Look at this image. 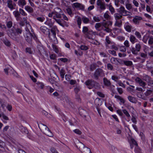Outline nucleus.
Wrapping results in <instances>:
<instances>
[{
    "label": "nucleus",
    "mask_w": 153,
    "mask_h": 153,
    "mask_svg": "<svg viewBox=\"0 0 153 153\" xmlns=\"http://www.w3.org/2000/svg\"><path fill=\"white\" fill-rule=\"evenodd\" d=\"M112 25V21H105V20H104L102 22L96 23L95 27L97 30L100 31L101 30L100 28L101 27L102 29L104 31L107 33H110L111 32L112 30L109 27L111 26Z\"/></svg>",
    "instance_id": "obj_1"
},
{
    "label": "nucleus",
    "mask_w": 153,
    "mask_h": 153,
    "mask_svg": "<svg viewBox=\"0 0 153 153\" xmlns=\"http://www.w3.org/2000/svg\"><path fill=\"white\" fill-rule=\"evenodd\" d=\"M11 32L10 34V37L14 41L17 43L21 42V37L20 35L22 32L23 30L22 27L11 29Z\"/></svg>",
    "instance_id": "obj_2"
},
{
    "label": "nucleus",
    "mask_w": 153,
    "mask_h": 153,
    "mask_svg": "<svg viewBox=\"0 0 153 153\" xmlns=\"http://www.w3.org/2000/svg\"><path fill=\"white\" fill-rule=\"evenodd\" d=\"M105 73L103 70L101 68H97L91 75L93 79L97 80L100 79L105 76Z\"/></svg>",
    "instance_id": "obj_3"
},
{
    "label": "nucleus",
    "mask_w": 153,
    "mask_h": 153,
    "mask_svg": "<svg viewBox=\"0 0 153 153\" xmlns=\"http://www.w3.org/2000/svg\"><path fill=\"white\" fill-rule=\"evenodd\" d=\"M25 40L30 44H32V38L37 43L38 39L34 33H25L24 35Z\"/></svg>",
    "instance_id": "obj_4"
},
{
    "label": "nucleus",
    "mask_w": 153,
    "mask_h": 153,
    "mask_svg": "<svg viewBox=\"0 0 153 153\" xmlns=\"http://www.w3.org/2000/svg\"><path fill=\"white\" fill-rule=\"evenodd\" d=\"M62 10L59 7H56L54 9L53 11L50 13L48 14V16L49 17H57V18L60 19L62 18Z\"/></svg>",
    "instance_id": "obj_5"
},
{
    "label": "nucleus",
    "mask_w": 153,
    "mask_h": 153,
    "mask_svg": "<svg viewBox=\"0 0 153 153\" xmlns=\"http://www.w3.org/2000/svg\"><path fill=\"white\" fill-rule=\"evenodd\" d=\"M85 83L87 87L90 89H92L94 87H95L96 88L99 87V83L92 79H88L85 82Z\"/></svg>",
    "instance_id": "obj_6"
},
{
    "label": "nucleus",
    "mask_w": 153,
    "mask_h": 153,
    "mask_svg": "<svg viewBox=\"0 0 153 153\" xmlns=\"http://www.w3.org/2000/svg\"><path fill=\"white\" fill-rule=\"evenodd\" d=\"M82 32L85 35L86 37L89 39H91V38L89 36V35L94 34L95 33V32H94L91 30H89L88 27L86 26H84L82 28Z\"/></svg>",
    "instance_id": "obj_7"
},
{
    "label": "nucleus",
    "mask_w": 153,
    "mask_h": 153,
    "mask_svg": "<svg viewBox=\"0 0 153 153\" xmlns=\"http://www.w3.org/2000/svg\"><path fill=\"white\" fill-rule=\"evenodd\" d=\"M118 12L122 16H131L132 15L131 13L127 11L124 7L121 6L118 10Z\"/></svg>",
    "instance_id": "obj_8"
},
{
    "label": "nucleus",
    "mask_w": 153,
    "mask_h": 153,
    "mask_svg": "<svg viewBox=\"0 0 153 153\" xmlns=\"http://www.w3.org/2000/svg\"><path fill=\"white\" fill-rule=\"evenodd\" d=\"M6 6L12 11L15 9L16 4L12 0H7L6 2Z\"/></svg>",
    "instance_id": "obj_9"
},
{
    "label": "nucleus",
    "mask_w": 153,
    "mask_h": 153,
    "mask_svg": "<svg viewBox=\"0 0 153 153\" xmlns=\"http://www.w3.org/2000/svg\"><path fill=\"white\" fill-rule=\"evenodd\" d=\"M79 148V150L82 153H92L91 152L90 149L85 147L82 143H81V145Z\"/></svg>",
    "instance_id": "obj_10"
},
{
    "label": "nucleus",
    "mask_w": 153,
    "mask_h": 153,
    "mask_svg": "<svg viewBox=\"0 0 153 153\" xmlns=\"http://www.w3.org/2000/svg\"><path fill=\"white\" fill-rule=\"evenodd\" d=\"M135 81L143 88H145V86L146 84V82L143 81L140 78L137 77L135 79Z\"/></svg>",
    "instance_id": "obj_11"
},
{
    "label": "nucleus",
    "mask_w": 153,
    "mask_h": 153,
    "mask_svg": "<svg viewBox=\"0 0 153 153\" xmlns=\"http://www.w3.org/2000/svg\"><path fill=\"white\" fill-rule=\"evenodd\" d=\"M97 4L101 10H104L105 9L106 7L104 2L102 1L101 0H97Z\"/></svg>",
    "instance_id": "obj_12"
},
{
    "label": "nucleus",
    "mask_w": 153,
    "mask_h": 153,
    "mask_svg": "<svg viewBox=\"0 0 153 153\" xmlns=\"http://www.w3.org/2000/svg\"><path fill=\"white\" fill-rule=\"evenodd\" d=\"M41 31L44 34L47 35L48 34V36L49 38H51L50 33L49 30V29L48 30L47 27L44 26H42L40 28Z\"/></svg>",
    "instance_id": "obj_13"
},
{
    "label": "nucleus",
    "mask_w": 153,
    "mask_h": 153,
    "mask_svg": "<svg viewBox=\"0 0 153 153\" xmlns=\"http://www.w3.org/2000/svg\"><path fill=\"white\" fill-rule=\"evenodd\" d=\"M39 128L41 131L44 133L49 128L45 125L42 123H40Z\"/></svg>",
    "instance_id": "obj_14"
},
{
    "label": "nucleus",
    "mask_w": 153,
    "mask_h": 153,
    "mask_svg": "<svg viewBox=\"0 0 153 153\" xmlns=\"http://www.w3.org/2000/svg\"><path fill=\"white\" fill-rule=\"evenodd\" d=\"M27 4V2L25 0H18L17 4L18 5L22 8H23Z\"/></svg>",
    "instance_id": "obj_15"
},
{
    "label": "nucleus",
    "mask_w": 153,
    "mask_h": 153,
    "mask_svg": "<svg viewBox=\"0 0 153 153\" xmlns=\"http://www.w3.org/2000/svg\"><path fill=\"white\" fill-rule=\"evenodd\" d=\"M141 17L139 16H136L133 19V21L136 24L139 25L140 21L142 20Z\"/></svg>",
    "instance_id": "obj_16"
},
{
    "label": "nucleus",
    "mask_w": 153,
    "mask_h": 153,
    "mask_svg": "<svg viewBox=\"0 0 153 153\" xmlns=\"http://www.w3.org/2000/svg\"><path fill=\"white\" fill-rule=\"evenodd\" d=\"M74 7L76 8H79V9L83 10L84 9V6L82 4L79 3H75L73 4Z\"/></svg>",
    "instance_id": "obj_17"
},
{
    "label": "nucleus",
    "mask_w": 153,
    "mask_h": 153,
    "mask_svg": "<svg viewBox=\"0 0 153 153\" xmlns=\"http://www.w3.org/2000/svg\"><path fill=\"white\" fill-rule=\"evenodd\" d=\"M103 82L104 85L107 87H110L111 86V83L110 81L107 78L104 77L103 79Z\"/></svg>",
    "instance_id": "obj_18"
},
{
    "label": "nucleus",
    "mask_w": 153,
    "mask_h": 153,
    "mask_svg": "<svg viewBox=\"0 0 153 153\" xmlns=\"http://www.w3.org/2000/svg\"><path fill=\"white\" fill-rule=\"evenodd\" d=\"M25 33H33V30L32 29L31 26L29 24H27L25 28Z\"/></svg>",
    "instance_id": "obj_19"
},
{
    "label": "nucleus",
    "mask_w": 153,
    "mask_h": 153,
    "mask_svg": "<svg viewBox=\"0 0 153 153\" xmlns=\"http://www.w3.org/2000/svg\"><path fill=\"white\" fill-rule=\"evenodd\" d=\"M130 41L132 44H134L137 42L138 39L136 37L132 34H131L129 37Z\"/></svg>",
    "instance_id": "obj_20"
},
{
    "label": "nucleus",
    "mask_w": 153,
    "mask_h": 153,
    "mask_svg": "<svg viewBox=\"0 0 153 153\" xmlns=\"http://www.w3.org/2000/svg\"><path fill=\"white\" fill-rule=\"evenodd\" d=\"M124 27L126 31L128 32H131L132 29V26L129 23L126 24L124 26Z\"/></svg>",
    "instance_id": "obj_21"
},
{
    "label": "nucleus",
    "mask_w": 153,
    "mask_h": 153,
    "mask_svg": "<svg viewBox=\"0 0 153 153\" xmlns=\"http://www.w3.org/2000/svg\"><path fill=\"white\" fill-rule=\"evenodd\" d=\"M46 25H48L50 27H52L54 24V22L52 21V19H49L45 22Z\"/></svg>",
    "instance_id": "obj_22"
},
{
    "label": "nucleus",
    "mask_w": 153,
    "mask_h": 153,
    "mask_svg": "<svg viewBox=\"0 0 153 153\" xmlns=\"http://www.w3.org/2000/svg\"><path fill=\"white\" fill-rule=\"evenodd\" d=\"M25 9L28 12L31 13L33 12V8L30 7L26 5L25 7Z\"/></svg>",
    "instance_id": "obj_23"
},
{
    "label": "nucleus",
    "mask_w": 153,
    "mask_h": 153,
    "mask_svg": "<svg viewBox=\"0 0 153 153\" xmlns=\"http://www.w3.org/2000/svg\"><path fill=\"white\" fill-rule=\"evenodd\" d=\"M44 134L50 137H52L53 136V134L49 128L48 129Z\"/></svg>",
    "instance_id": "obj_24"
},
{
    "label": "nucleus",
    "mask_w": 153,
    "mask_h": 153,
    "mask_svg": "<svg viewBox=\"0 0 153 153\" xmlns=\"http://www.w3.org/2000/svg\"><path fill=\"white\" fill-rule=\"evenodd\" d=\"M74 53L77 56H81L83 54V52L82 51H81L79 49L77 50H75L74 51Z\"/></svg>",
    "instance_id": "obj_25"
},
{
    "label": "nucleus",
    "mask_w": 153,
    "mask_h": 153,
    "mask_svg": "<svg viewBox=\"0 0 153 153\" xmlns=\"http://www.w3.org/2000/svg\"><path fill=\"white\" fill-rule=\"evenodd\" d=\"M122 111L128 119H129L131 117L130 114L125 109H123Z\"/></svg>",
    "instance_id": "obj_26"
},
{
    "label": "nucleus",
    "mask_w": 153,
    "mask_h": 153,
    "mask_svg": "<svg viewBox=\"0 0 153 153\" xmlns=\"http://www.w3.org/2000/svg\"><path fill=\"white\" fill-rule=\"evenodd\" d=\"M97 67H99V66L96 64H92L90 65V70L91 71H93Z\"/></svg>",
    "instance_id": "obj_27"
},
{
    "label": "nucleus",
    "mask_w": 153,
    "mask_h": 153,
    "mask_svg": "<svg viewBox=\"0 0 153 153\" xmlns=\"http://www.w3.org/2000/svg\"><path fill=\"white\" fill-rule=\"evenodd\" d=\"M111 62V63L114 64H117L119 61L117 58H115L114 57H112L110 59Z\"/></svg>",
    "instance_id": "obj_28"
},
{
    "label": "nucleus",
    "mask_w": 153,
    "mask_h": 153,
    "mask_svg": "<svg viewBox=\"0 0 153 153\" xmlns=\"http://www.w3.org/2000/svg\"><path fill=\"white\" fill-rule=\"evenodd\" d=\"M141 45L140 42L137 43L136 44L135 49L137 52V53H138V52L140 51V50L141 49Z\"/></svg>",
    "instance_id": "obj_29"
},
{
    "label": "nucleus",
    "mask_w": 153,
    "mask_h": 153,
    "mask_svg": "<svg viewBox=\"0 0 153 153\" xmlns=\"http://www.w3.org/2000/svg\"><path fill=\"white\" fill-rule=\"evenodd\" d=\"M59 73L61 77L63 79L65 74V71L63 68H62L60 71Z\"/></svg>",
    "instance_id": "obj_30"
},
{
    "label": "nucleus",
    "mask_w": 153,
    "mask_h": 153,
    "mask_svg": "<svg viewBox=\"0 0 153 153\" xmlns=\"http://www.w3.org/2000/svg\"><path fill=\"white\" fill-rule=\"evenodd\" d=\"M124 64L127 66H131L133 65L132 61H123Z\"/></svg>",
    "instance_id": "obj_31"
},
{
    "label": "nucleus",
    "mask_w": 153,
    "mask_h": 153,
    "mask_svg": "<svg viewBox=\"0 0 153 153\" xmlns=\"http://www.w3.org/2000/svg\"><path fill=\"white\" fill-rule=\"evenodd\" d=\"M53 19L55 20V21L58 23L59 24L60 26H62L63 27H64V26L63 24H62L61 23V20L60 19H57L56 18H57V17H55L54 18V17H53Z\"/></svg>",
    "instance_id": "obj_32"
},
{
    "label": "nucleus",
    "mask_w": 153,
    "mask_h": 153,
    "mask_svg": "<svg viewBox=\"0 0 153 153\" xmlns=\"http://www.w3.org/2000/svg\"><path fill=\"white\" fill-rule=\"evenodd\" d=\"M114 16L115 17V19L117 20H119L120 19H121L122 17V16L119 13H116L114 14Z\"/></svg>",
    "instance_id": "obj_33"
},
{
    "label": "nucleus",
    "mask_w": 153,
    "mask_h": 153,
    "mask_svg": "<svg viewBox=\"0 0 153 153\" xmlns=\"http://www.w3.org/2000/svg\"><path fill=\"white\" fill-rule=\"evenodd\" d=\"M120 77L115 75H113L111 76V79L115 82H117L120 79Z\"/></svg>",
    "instance_id": "obj_34"
},
{
    "label": "nucleus",
    "mask_w": 153,
    "mask_h": 153,
    "mask_svg": "<svg viewBox=\"0 0 153 153\" xmlns=\"http://www.w3.org/2000/svg\"><path fill=\"white\" fill-rule=\"evenodd\" d=\"M41 113L43 115L47 117H50V114L45 111L42 110L41 111Z\"/></svg>",
    "instance_id": "obj_35"
},
{
    "label": "nucleus",
    "mask_w": 153,
    "mask_h": 153,
    "mask_svg": "<svg viewBox=\"0 0 153 153\" xmlns=\"http://www.w3.org/2000/svg\"><path fill=\"white\" fill-rule=\"evenodd\" d=\"M105 45L106 46L108 47V45L110 44L111 42L110 40V38L108 36H106L105 38Z\"/></svg>",
    "instance_id": "obj_36"
},
{
    "label": "nucleus",
    "mask_w": 153,
    "mask_h": 153,
    "mask_svg": "<svg viewBox=\"0 0 153 153\" xmlns=\"http://www.w3.org/2000/svg\"><path fill=\"white\" fill-rule=\"evenodd\" d=\"M52 47L53 48V50L57 53H59V49L56 45L53 44L52 45Z\"/></svg>",
    "instance_id": "obj_37"
},
{
    "label": "nucleus",
    "mask_w": 153,
    "mask_h": 153,
    "mask_svg": "<svg viewBox=\"0 0 153 153\" xmlns=\"http://www.w3.org/2000/svg\"><path fill=\"white\" fill-rule=\"evenodd\" d=\"M149 36H148L147 35H145L143 36L142 41L145 43H146L147 40L149 38Z\"/></svg>",
    "instance_id": "obj_38"
},
{
    "label": "nucleus",
    "mask_w": 153,
    "mask_h": 153,
    "mask_svg": "<svg viewBox=\"0 0 153 153\" xmlns=\"http://www.w3.org/2000/svg\"><path fill=\"white\" fill-rule=\"evenodd\" d=\"M82 20L83 22L85 24H87L89 22V19L85 16H83L82 18Z\"/></svg>",
    "instance_id": "obj_39"
},
{
    "label": "nucleus",
    "mask_w": 153,
    "mask_h": 153,
    "mask_svg": "<svg viewBox=\"0 0 153 153\" xmlns=\"http://www.w3.org/2000/svg\"><path fill=\"white\" fill-rule=\"evenodd\" d=\"M45 88L44 84L42 82H39V88H40L43 90H44Z\"/></svg>",
    "instance_id": "obj_40"
},
{
    "label": "nucleus",
    "mask_w": 153,
    "mask_h": 153,
    "mask_svg": "<svg viewBox=\"0 0 153 153\" xmlns=\"http://www.w3.org/2000/svg\"><path fill=\"white\" fill-rule=\"evenodd\" d=\"M79 49L83 51H86L89 49L88 47L85 45H81L79 47Z\"/></svg>",
    "instance_id": "obj_41"
},
{
    "label": "nucleus",
    "mask_w": 153,
    "mask_h": 153,
    "mask_svg": "<svg viewBox=\"0 0 153 153\" xmlns=\"http://www.w3.org/2000/svg\"><path fill=\"white\" fill-rule=\"evenodd\" d=\"M135 48H134L133 47H131L130 50L132 53L134 55H137L138 54Z\"/></svg>",
    "instance_id": "obj_42"
},
{
    "label": "nucleus",
    "mask_w": 153,
    "mask_h": 153,
    "mask_svg": "<svg viewBox=\"0 0 153 153\" xmlns=\"http://www.w3.org/2000/svg\"><path fill=\"white\" fill-rule=\"evenodd\" d=\"M19 11L20 12V14H21L23 16H26L27 14L25 11L22 8H20L19 9Z\"/></svg>",
    "instance_id": "obj_43"
},
{
    "label": "nucleus",
    "mask_w": 153,
    "mask_h": 153,
    "mask_svg": "<svg viewBox=\"0 0 153 153\" xmlns=\"http://www.w3.org/2000/svg\"><path fill=\"white\" fill-rule=\"evenodd\" d=\"M130 144H131L134 145L136 146H137L138 144L135 140L133 138H131V141L130 142Z\"/></svg>",
    "instance_id": "obj_44"
},
{
    "label": "nucleus",
    "mask_w": 153,
    "mask_h": 153,
    "mask_svg": "<svg viewBox=\"0 0 153 153\" xmlns=\"http://www.w3.org/2000/svg\"><path fill=\"white\" fill-rule=\"evenodd\" d=\"M134 34L138 39H141V35L140 32L137 31H136L135 32Z\"/></svg>",
    "instance_id": "obj_45"
},
{
    "label": "nucleus",
    "mask_w": 153,
    "mask_h": 153,
    "mask_svg": "<svg viewBox=\"0 0 153 153\" xmlns=\"http://www.w3.org/2000/svg\"><path fill=\"white\" fill-rule=\"evenodd\" d=\"M4 43L7 46L9 47L11 45L10 42L7 39H5L3 41Z\"/></svg>",
    "instance_id": "obj_46"
},
{
    "label": "nucleus",
    "mask_w": 153,
    "mask_h": 153,
    "mask_svg": "<svg viewBox=\"0 0 153 153\" xmlns=\"http://www.w3.org/2000/svg\"><path fill=\"white\" fill-rule=\"evenodd\" d=\"M108 12L105 13L104 15V17L107 20H109L111 19V16L107 13Z\"/></svg>",
    "instance_id": "obj_47"
},
{
    "label": "nucleus",
    "mask_w": 153,
    "mask_h": 153,
    "mask_svg": "<svg viewBox=\"0 0 153 153\" xmlns=\"http://www.w3.org/2000/svg\"><path fill=\"white\" fill-rule=\"evenodd\" d=\"M40 50H39L40 55H42V53H44L45 52V50L42 46H40L39 48Z\"/></svg>",
    "instance_id": "obj_48"
},
{
    "label": "nucleus",
    "mask_w": 153,
    "mask_h": 153,
    "mask_svg": "<svg viewBox=\"0 0 153 153\" xmlns=\"http://www.w3.org/2000/svg\"><path fill=\"white\" fill-rule=\"evenodd\" d=\"M81 89V87L80 86H76L74 89V91L75 93L77 94L80 91Z\"/></svg>",
    "instance_id": "obj_49"
},
{
    "label": "nucleus",
    "mask_w": 153,
    "mask_h": 153,
    "mask_svg": "<svg viewBox=\"0 0 153 153\" xmlns=\"http://www.w3.org/2000/svg\"><path fill=\"white\" fill-rule=\"evenodd\" d=\"M68 14L70 15L71 17L74 14L72 13V12L71 9L70 8H68L66 10Z\"/></svg>",
    "instance_id": "obj_50"
},
{
    "label": "nucleus",
    "mask_w": 153,
    "mask_h": 153,
    "mask_svg": "<svg viewBox=\"0 0 153 153\" xmlns=\"http://www.w3.org/2000/svg\"><path fill=\"white\" fill-rule=\"evenodd\" d=\"M148 44L149 45H152L153 44V36H149Z\"/></svg>",
    "instance_id": "obj_51"
},
{
    "label": "nucleus",
    "mask_w": 153,
    "mask_h": 153,
    "mask_svg": "<svg viewBox=\"0 0 153 153\" xmlns=\"http://www.w3.org/2000/svg\"><path fill=\"white\" fill-rule=\"evenodd\" d=\"M128 99L131 102L134 103L135 102V99L131 96H129L128 97Z\"/></svg>",
    "instance_id": "obj_52"
},
{
    "label": "nucleus",
    "mask_w": 153,
    "mask_h": 153,
    "mask_svg": "<svg viewBox=\"0 0 153 153\" xmlns=\"http://www.w3.org/2000/svg\"><path fill=\"white\" fill-rule=\"evenodd\" d=\"M13 13L15 17L20 16V15L19 11H18V10L13 11Z\"/></svg>",
    "instance_id": "obj_53"
},
{
    "label": "nucleus",
    "mask_w": 153,
    "mask_h": 153,
    "mask_svg": "<svg viewBox=\"0 0 153 153\" xmlns=\"http://www.w3.org/2000/svg\"><path fill=\"white\" fill-rule=\"evenodd\" d=\"M107 68L108 70L112 71L113 70V65L110 63H108L107 65Z\"/></svg>",
    "instance_id": "obj_54"
},
{
    "label": "nucleus",
    "mask_w": 153,
    "mask_h": 153,
    "mask_svg": "<svg viewBox=\"0 0 153 153\" xmlns=\"http://www.w3.org/2000/svg\"><path fill=\"white\" fill-rule=\"evenodd\" d=\"M144 78L145 80L147 81V83H148L150 79H151V78L147 75H145L144 76Z\"/></svg>",
    "instance_id": "obj_55"
},
{
    "label": "nucleus",
    "mask_w": 153,
    "mask_h": 153,
    "mask_svg": "<svg viewBox=\"0 0 153 153\" xmlns=\"http://www.w3.org/2000/svg\"><path fill=\"white\" fill-rule=\"evenodd\" d=\"M12 22L11 21H9L7 23V26L8 28H10L12 27Z\"/></svg>",
    "instance_id": "obj_56"
},
{
    "label": "nucleus",
    "mask_w": 153,
    "mask_h": 153,
    "mask_svg": "<svg viewBox=\"0 0 153 153\" xmlns=\"http://www.w3.org/2000/svg\"><path fill=\"white\" fill-rule=\"evenodd\" d=\"M109 53L113 55L114 56H116L117 54L116 52L114 50H109L108 51Z\"/></svg>",
    "instance_id": "obj_57"
},
{
    "label": "nucleus",
    "mask_w": 153,
    "mask_h": 153,
    "mask_svg": "<svg viewBox=\"0 0 153 153\" xmlns=\"http://www.w3.org/2000/svg\"><path fill=\"white\" fill-rule=\"evenodd\" d=\"M117 82V84L119 86H121L123 88H125V85L123 84L121 81H118Z\"/></svg>",
    "instance_id": "obj_58"
},
{
    "label": "nucleus",
    "mask_w": 153,
    "mask_h": 153,
    "mask_svg": "<svg viewBox=\"0 0 153 153\" xmlns=\"http://www.w3.org/2000/svg\"><path fill=\"white\" fill-rule=\"evenodd\" d=\"M82 19L80 17L78 16L77 19V22L78 25H81L82 23Z\"/></svg>",
    "instance_id": "obj_59"
},
{
    "label": "nucleus",
    "mask_w": 153,
    "mask_h": 153,
    "mask_svg": "<svg viewBox=\"0 0 153 153\" xmlns=\"http://www.w3.org/2000/svg\"><path fill=\"white\" fill-rule=\"evenodd\" d=\"M117 90L120 94H121L123 93V90L122 88H121L117 87Z\"/></svg>",
    "instance_id": "obj_60"
},
{
    "label": "nucleus",
    "mask_w": 153,
    "mask_h": 153,
    "mask_svg": "<svg viewBox=\"0 0 153 153\" xmlns=\"http://www.w3.org/2000/svg\"><path fill=\"white\" fill-rule=\"evenodd\" d=\"M122 112V110H121L120 109H118L117 110V112L120 116H123V114Z\"/></svg>",
    "instance_id": "obj_61"
},
{
    "label": "nucleus",
    "mask_w": 153,
    "mask_h": 153,
    "mask_svg": "<svg viewBox=\"0 0 153 153\" xmlns=\"http://www.w3.org/2000/svg\"><path fill=\"white\" fill-rule=\"evenodd\" d=\"M120 51L123 52H125L126 50V48L125 46H122L120 48Z\"/></svg>",
    "instance_id": "obj_62"
},
{
    "label": "nucleus",
    "mask_w": 153,
    "mask_h": 153,
    "mask_svg": "<svg viewBox=\"0 0 153 153\" xmlns=\"http://www.w3.org/2000/svg\"><path fill=\"white\" fill-rule=\"evenodd\" d=\"M73 131L76 134L79 135H80L82 134L81 131H80L79 129H76L73 130Z\"/></svg>",
    "instance_id": "obj_63"
},
{
    "label": "nucleus",
    "mask_w": 153,
    "mask_h": 153,
    "mask_svg": "<svg viewBox=\"0 0 153 153\" xmlns=\"http://www.w3.org/2000/svg\"><path fill=\"white\" fill-rule=\"evenodd\" d=\"M126 7L128 10H130L131 9L132 7L131 4H126Z\"/></svg>",
    "instance_id": "obj_64"
}]
</instances>
